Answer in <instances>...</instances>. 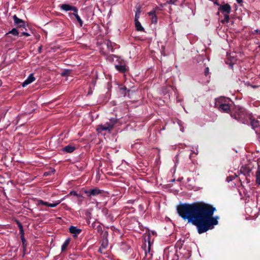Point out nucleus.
<instances>
[{
  "label": "nucleus",
  "mask_w": 260,
  "mask_h": 260,
  "mask_svg": "<svg viewBox=\"0 0 260 260\" xmlns=\"http://www.w3.org/2000/svg\"><path fill=\"white\" fill-rule=\"evenodd\" d=\"M215 207L202 203H181L177 207L178 215L194 225L202 234L214 229L218 223V217L213 216Z\"/></svg>",
  "instance_id": "f257e3e1"
},
{
  "label": "nucleus",
  "mask_w": 260,
  "mask_h": 260,
  "mask_svg": "<svg viewBox=\"0 0 260 260\" xmlns=\"http://www.w3.org/2000/svg\"><path fill=\"white\" fill-rule=\"evenodd\" d=\"M251 113L240 106L236 107L235 113L231 114L234 119L244 124L248 123L249 119L251 118Z\"/></svg>",
  "instance_id": "f03ea898"
},
{
  "label": "nucleus",
  "mask_w": 260,
  "mask_h": 260,
  "mask_svg": "<svg viewBox=\"0 0 260 260\" xmlns=\"http://www.w3.org/2000/svg\"><path fill=\"white\" fill-rule=\"evenodd\" d=\"M145 242L142 246V248L144 252L145 255L143 260H150L152 256V252L150 251L151 245L152 242L151 241L150 233L145 237Z\"/></svg>",
  "instance_id": "7ed1b4c3"
},
{
  "label": "nucleus",
  "mask_w": 260,
  "mask_h": 260,
  "mask_svg": "<svg viewBox=\"0 0 260 260\" xmlns=\"http://www.w3.org/2000/svg\"><path fill=\"white\" fill-rule=\"evenodd\" d=\"M118 119L116 118H111L104 124L99 125L98 130L101 131L110 132L114 127V125L117 123Z\"/></svg>",
  "instance_id": "20e7f679"
},
{
  "label": "nucleus",
  "mask_w": 260,
  "mask_h": 260,
  "mask_svg": "<svg viewBox=\"0 0 260 260\" xmlns=\"http://www.w3.org/2000/svg\"><path fill=\"white\" fill-rule=\"evenodd\" d=\"M102 190L98 188H94L89 190H86L84 191V193L89 198L97 196L102 193Z\"/></svg>",
  "instance_id": "39448f33"
},
{
  "label": "nucleus",
  "mask_w": 260,
  "mask_h": 260,
  "mask_svg": "<svg viewBox=\"0 0 260 260\" xmlns=\"http://www.w3.org/2000/svg\"><path fill=\"white\" fill-rule=\"evenodd\" d=\"M59 8L61 10L65 12L73 11L74 12H78V9L77 7L67 4H63L59 5Z\"/></svg>",
  "instance_id": "423d86ee"
},
{
  "label": "nucleus",
  "mask_w": 260,
  "mask_h": 260,
  "mask_svg": "<svg viewBox=\"0 0 260 260\" xmlns=\"http://www.w3.org/2000/svg\"><path fill=\"white\" fill-rule=\"evenodd\" d=\"M218 10L223 14H230L231 11V7L229 4L219 5Z\"/></svg>",
  "instance_id": "0eeeda50"
},
{
  "label": "nucleus",
  "mask_w": 260,
  "mask_h": 260,
  "mask_svg": "<svg viewBox=\"0 0 260 260\" xmlns=\"http://www.w3.org/2000/svg\"><path fill=\"white\" fill-rule=\"evenodd\" d=\"M60 203V201H57L56 203H49L47 202L43 201L42 200H39L38 201V204L39 205H44L46 206L49 207L54 208L56 207L59 203Z\"/></svg>",
  "instance_id": "6e6552de"
},
{
  "label": "nucleus",
  "mask_w": 260,
  "mask_h": 260,
  "mask_svg": "<svg viewBox=\"0 0 260 260\" xmlns=\"http://www.w3.org/2000/svg\"><path fill=\"white\" fill-rule=\"evenodd\" d=\"M218 109L221 112L228 113L230 111V107L228 104L221 103L218 106Z\"/></svg>",
  "instance_id": "1a4fd4ad"
},
{
  "label": "nucleus",
  "mask_w": 260,
  "mask_h": 260,
  "mask_svg": "<svg viewBox=\"0 0 260 260\" xmlns=\"http://www.w3.org/2000/svg\"><path fill=\"white\" fill-rule=\"evenodd\" d=\"M35 78L32 74H30L27 79L23 82L22 86L24 87L35 81Z\"/></svg>",
  "instance_id": "9d476101"
},
{
  "label": "nucleus",
  "mask_w": 260,
  "mask_h": 260,
  "mask_svg": "<svg viewBox=\"0 0 260 260\" xmlns=\"http://www.w3.org/2000/svg\"><path fill=\"white\" fill-rule=\"evenodd\" d=\"M13 18L15 25H18L19 27H24L25 26L24 22L22 19L18 18L16 15H14Z\"/></svg>",
  "instance_id": "9b49d317"
},
{
  "label": "nucleus",
  "mask_w": 260,
  "mask_h": 260,
  "mask_svg": "<svg viewBox=\"0 0 260 260\" xmlns=\"http://www.w3.org/2000/svg\"><path fill=\"white\" fill-rule=\"evenodd\" d=\"M81 231V230L78 229L77 226H71L69 228V232L73 234L74 236H76L77 235L80 234Z\"/></svg>",
  "instance_id": "f8f14e48"
},
{
  "label": "nucleus",
  "mask_w": 260,
  "mask_h": 260,
  "mask_svg": "<svg viewBox=\"0 0 260 260\" xmlns=\"http://www.w3.org/2000/svg\"><path fill=\"white\" fill-rule=\"evenodd\" d=\"M149 16H151V22L152 23H156L157 22V17L155 14V11L153 10L148 13Z\"/></svg>",
  "instance_id": "ddd939ff"
},
{
  "label": "nucleus",
  "mask_w": 260,
  "mask_h": 260,
  "mask_svg": "<svg viewBox=\"0 0 260 260\" xmlns=\"http://www.w3.org/2000/svg\"><path fill=\"white\" fill-rule=\"evenodd\" d=\"M249 121H250V124L253 128L257 127L259 125V121L253 118L252 115H251V118L249 119Z\"/></svg>",
  "instance_id": "4468645a"
},
{
  "label": "nucleus",
  "mask_w": 260,
  "mask_h": 260,
  "mask_svg": "<svg viewBox=\"0 0 260 260\" xmlns=\"http://www.w3.org/2000/svg\"><path fill=\"white\" fill-rule=\"evenodd\" d=\"M69 15L70 16V17L72 15H74L75 17V18H76V19H77V21L78 22V23H79L80 26L81 27H82L83 26V21L81 19L80 17L78 15V12H74L72 14V13H69Z\"/></svg>",
  "instance_id": "2eb2a0df"
},
{
  "label": "nucleus",
  "mask_w": 260,
  "mask_h": 260,
  "mask_svg": "<svg viewBox=\"0 0 260 260\" xmlns=\"http://www.w3.org/2000/svg\"><path fill=\"white\" fill-rule=\"evenodd\" d=\"M75 149L76 148L75 146L69 145L64 147L62 150L66 153H72L75 150Z\"/></svg>",
  "instance_id": "dca6fc26"
},
{
  "label": "nucleus",
  "mask_w": 260,
  "mask_h": 260,
  "mask_svg": "<svg viewBox=\"0 0 260 260\" xmlns=\"http://www.w3.org/2000/svg\"><path fill=\"white\" fill-rule=\"evenodd\" d=\"M135 25L136 29L137 31H144V27L142 26L141 23L140 22V21L139 20L135 21Z\"/></svg>",
  "instance_id": "f3484780"
},
{
  "label": "nucleus",
  "mask_w": 260,
  "mask_h": 260,
  "mask_svg": "<svg viewBox=\"0 0 260 260\" xmlns=\"http://www.w3.org/2000/svg\"><path fill=\"white\" fill-rule=\"evenodd\" d=\"M115 68L118 71L121 73H124L126 71V67L125 65L115 64Z\"/></svg>",
  "instance_id": "a211bd4d"
},
{
  "label": "nucleus",
  "mask_w": 260,
  "mask_h": 260,
  "mask_svg": "<svg viewBox=\"0 0 260 260\" xmlns=\"http://www.w3.org/2000/svg\"><path fill=\"white\" fill-rule=\"evenodd\" d=\"M184 2L185 0H169L168 3L170 4L181 5Z\"/></svg>",
  "instance_id": "6ab92c4d"
},
{
  "label": "nucleus",
  "mask_w": 260,
  "mask_h": 260,
  "mask_svg": "<svg viewBox=\"0 0 260 260\" xmlns=\"http://www.w3.org/2000/svg\"><path fill=\"white\" fill-rule=\"evenodd\" d=\"M255 182L258 185H260V169H258L255 173Z\"/></svg>",
  "instance_id": "aec40b11"
},
{
  "label": "nucleus",
  "mask_w": 260,
  "mask_h": 260,
  "mask_svg": "<svg viewBox=\"0 0 260 260\" xmlns=\"http://www.w3.org/2000/svg\"><path fill=\"white\" fill-rule=\"evenodd\" d=\"M69 242H70V239L69 238L65 240V241L63 242V243L61 245V251H63L64 250H65L66 249L68 245L69 244Z\"/></svg>",
  "instance_id": "412c9836"
},
{
  "label": "nucleus",
  "mask_w": 260,
  "mask_h": 260,
  "mask_svg": "<svg viewBox=\"0 0 260 260\" xmlns=\"http://www.w3.org/2000/svg\"><path fill=\"white\" fill-rule=\"evenodd\" d=\"M107 47L109 50L113 52V44L110 41H107Z\"/></svg>",
  "instance_id": "4be33fe9"
},
{
  "label": "nucleus",
  "mask_w": 260,
  "mask_h": 260,
  "mask_svg": "<svg viewBox=\"0 0 260 260\" xmlns=\"http://www.w3.org/2000/svg\"><path fill=\"white\" fill-rule=\"evenodd\" d=\"M11 34L15 36H17L19 35V32L16 28H13L7 34Z\"/></svg>",
  "instance_id": "5701e85b"
},
{
  "label": "nucleus",
  "mask_w": 260,
  "mask_h": 260,
  "mask_svg": "<svg viewBox=\"0 0 260 260\" xmlns=\"http://www.w3.org/2000/svg\"><path fill=\"white\" fill-rule=\"evenodd\" d=\"M229 14H223L224 18L223 20H222L221 21V22L222 23H224L225 22H229L230 17H229Z\"/></svg>",
  "instance_id": "b1692460"
},
{
  "label": "nucleus",
  "mask_w": 260,
  "mask_h": 260,
  "mask_svg": "<svg viewBox=\"0 0 260 260\" xmlns=\"http://www.w3.org/2000/svg\"><path fill=\"white\" fill-rule=\"evenodd\" d=\"M141 13V10L140 9H138L137 10V11L135 13V21L139 20V18H140V14Z\"/></svg>",
  "instance_id": "393cba45"
},
{
  "label": "nucleus",
  "mask_w": 260,
  "mask_h": 260,
  "mask_svg": "<svg viewBox=\"0 0 260 260\" xmlns=\"http://www.w3.org/2000/svg\"><path fill=\"white\" fill-rule=\"evenodd\" d=\"M107 245H108L107 241H106L105 242H103V243H102V244L101 245V246L99 249V251H101L102 248H105L106 247V246H107Z\"/></svg>",
  "instance_id": "a878e982"
},
{
  "label": "nucleus",
  "mask_w": 260,
  "mask_h": 260,
  "mask_svg": "<svg viewBox=\"0 0 260 260\" xmlns=\"http://www.w3.org/2000/svg\"><path fill=\"white\" fill-rule=\"evenodd\" d=\"M70 195H72V196H77V197H81V196L80 194H78L77 192L76 191H71L70 192Z\"/></svg>",
  "instance_id": "bb28decb"
},
{
  "label": "nucleus",
  "mask_w": 260,
  "mask_h": 260,
  "mask_svg": "<svg viewBox=\"0 0 260 260\" xmlns=\"http://www.w3.org/2000/svg\"><path fill=\"white\" fill-rule=\"evenodd\" d=\"M235 178V177L234 176H229L226 177V180L227 182H230L233 180V179Z\"/></svg>",
  "instance_id": "cd10ccee"
},
{
  "label": "nucleus",
  "mask_w": 260,
  "mask_h": 260,
  "mask_svg": "<svg viewBox=\"0 0 260 260\" xmlns=\"http://www.w3.org/2000/svg\"><path fill=\"white\" fill-rule=\"evenodd\" d=\"M21 241H22L24 249H25V246H26L25 243L26 241H25L24 237H21Z\"/></svg>",
  "instance_id": "c85d7f7f"
},
{
  "label": "nucleus",
  "mask_w": 260,
  "mask_h": 260,
  "mask_svg": "<svg viewBox=\"0 0 260 260\" xmlns=\"http://www.w3.org/2000/svg\"><path fill=\"white\" fill-rule=\"evenodd\" d=\"M19 231H20V234L21 235V237H24V232L23 229H20V230H19Z\"/></svg>",
  "instance_id": "c756f323"
},
{
  "label": "nucleus",
  "mask_w": 260,
  "mask_h": 260,
  "mask_svg": "<svg viewBox=\"0 0 260 260\" xmlns=\"http://www.w3.org/2000/svg\"><path fill=\"white\" fill-rule=\"evenodd\" d=\"M209 73V69L208 67L206 68L204 73L205 75H207Z\"/></svg>",
  "instance_id": "7c9ffc66"
},
{
  "label": "nucleus",
  "mask_w": 260,
  "mask_h": 260,
  "mask_svg": "<svg viewBox=\"0 0 260 260\" xmlns=\"http://www.w3.org/2000/svg\"><path fill=\"white\" fill-rule=\"evenodd\" d=\"M17 222L19 230L23 229L22 224L19 221H17Z\"/></svg>",
  "instance_id": "2f4dec72"
},
{
  "label": "nucleus",
  "mask_w": 260,
  "mask_h": 260,
  "mask_svg": "<svg viewBox=\"0 0 260 260\" xmlns=\"http://www.w3.org/2000/svg\"><path fill=\"white\" fill-rule=\"evenodd\" d=\"M246 169L245 168L242 167L241 168V170H240V172L243 173V174L245 175V171Z\"/></svg>",
  "instance_id": "473e14b6"
},
{
  "label": "nucleus",
  "mask_w": 260,
  "mask_h": 260,
  "mask_svg": "<svg viewBox=\"0 0 260 260\" xmlns=\"http://www.w3.org/2000/svg\"><path fill=\"white\" fill-rule=\"evenodd\" d=\"M22 35L23 36H29L30 35L28 33V32H22L21 33Z\"/></svg>",
  "instance_id": "72a5a7b5"
},
{
  "label": "nucleus",
  "mask_w": 260,
  "mask_h": 260,
  "mask_svg": "<svg viewBox=\"0 0 260 260\" xmlns=\"http://www.w3.org/2000/svg\"><path fill=\"white\" fill-rule=\"evenodd\" d=\"M248 85L250 86L251 87H252L253 88H256L258 87V85H250L249 84H248Z\"/></svg>",
  "instance_id": "f704fd0d"
},
{
  "label": "nucleus",
  "mask_w": 260,
  "mask_h": 260,
  "mask_svg": "<svg viewBox=\"0 0 260 260\" xmlns=\"http://www.w3.org/2000/svg\"><path fill=\"white\" fill-rule=\"evenodd\" d=\"M42 46H40L39 48H38V51L39 53H41L42 52Z\"/></svg>",
  "instance_id": "c9c22d12"
},
{
  "label": "nucleus",
  "mask_w": 260,
  "mask_h": 260,
  "mask_svg": "<svg viewBox=\"0 0 260 260\" xmlns=\"http://www.w3.org/2000/svg\"><path fill=\"white\" fill-rule=\"evenodd\" d=\"M97 229L98 231H99L100 230H101L102 227L100 225H98V226H97Z\"/></svg>",
  "instance_id": "e433bc0d"
},
{
  "label": "nucleus",
  "mask_w": 260,
  "mask_h": 260,
  "mask_svg": "<svg viewBox=\"0 0 260 260\" xmlns=\"http://www.w3.org/2000/svg\"><path fill=\"white\" fill-rule=\"evenodd\" d=\"M254 32L255 33H258L260 34V30L259 29H255V30H254Z\"/></svg>",
  "instance_id": "4c0bfd02"
},
{
  "label": "nucleus",
  "mask_w": 260,
  "mask_h": 260,
  "mask_svg": "<svg viewBox=\"0 0 260 260\" xmlns=\"http://www.w3.org/2000/svg\"><path fill=\"white\" fill-rule=\"evenodd\" d=\"M236 1L238 4H240L243 2V0H236Z\"/></svg>",
  "instance_id": "58836bf2"
},
{
  "label": "nucleus",
  "mask_w": 260,
  "mask_h": 260,
  "mask_svg": "<svg viewBox=\"0 0 260 260\" xmlns=\"http://www.w3.org/2000/svg\"><path fill=\"white\" fill-rule=\"evenodd\" d=\"M214 4L215 5H216L217 6H218L219 7V5H221L220 4H218L217 2H214Z\"/></svg>",
  "instance_id": "ea45409f"
},
{
  "label": "nucleus",
  "mask_w": 260,
  "mask_h": 260,
  "mask_svg": "<svg viewBox=\"0 0 260 260\" xmlns=\"http://www.w3.org/2000/svg\"><path fill=\"white\" fill-rule=\"evenodd\" d=\"M121 90H126V87L121 88Z\"/></svg>",
  "instance_id": "a19ab883"
},
{
  "label": "nucleus",
  "mask_w": 260,
  "mask_h": 260,
  "mask_svg": "<svg viewBox=\"0 0 260 260\" xmlns=\"http://www.w3.org/2000/svg\"><path fill=\"white\" fill-rule=\"evenodd\" d=\"M113 57H115V55H111L109 56V57H111V58H112Z\"/></svg>",
  "instance_id": "79ce46f5"
},
{
  "label": "nucleus",
  "mask_w": 260,
  "mask_h": 260,
  "mask_svg": "<svg viewBox=\"0 0 260 260\" xmlns=\"http://www.w3.org/2000/svg\"><path fill=\"white\" fill-rule=\"evenodd\" d=\"M151 233H152V235H154L155 232H154V231H152V232H151Z\"/></svg>",
  "instance_id": "37998d69"
},
{
  "label": "nucleus",
  "mask_w": 260,
  "mask_h": 260,
  "mask_svg": "<svg viewBox=\"0 0 260 260\" xmlns=\"http://www.w3.org/2000/svg\"><path fill=\"white\" fill-rule=\"evenodd\" d=\"M250 172V170H248V171H247V173L249 174Z\"/></svg>",
  "instance_id": "c03bdc74"
},
{
  "label": "nucleus",
  "mask_w": 260,
  "mask_h": 260,
  "mask_svg": "<svg viewBox=\"0 0 260 260\" xmlns=\"http://www.w3.org/2000/svg\"><path fill=\"white\" fill-rule=\"evenodd\" d=\"M180 131H181L182 132H183V128H180Z\"/></svg>",
  "instance_id": "a18cd8bd"
},
{
  "label": "nucleus",
  "mask_w": 260,
  "mask_h": 260,
  "mask_svg": "<svg viewBox=\"0 0 260 260\" xmlns=\"http://www.w3.org/2000/svg\"><path fill=\"white\" fill-rule=\"evenodd\" d=\"M257 118L260 119V115L257 117Z\"/></svg>",
  "instance_id": "49530a36"
}]
</instances>
